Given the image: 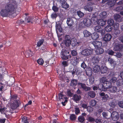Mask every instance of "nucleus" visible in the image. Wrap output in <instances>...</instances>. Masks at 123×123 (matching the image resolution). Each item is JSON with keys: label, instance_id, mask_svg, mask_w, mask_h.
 <instances>
[{"label": "nucleus", "instance_id": "c9c22d12", "mask_svg": "<svg viewBox=\"0 0 123 123\" xmlns=\"http://www.w3.org/2000/svg\"><path fill=\"white\" fill-rule=\"evenodd\" d=\"M97 102L95 99H93L91 100L90 102V105L92 106H94L97 104Z\"/></svg>", "mask_w": 123, "mask_h": 123}, {"label": "nucleus", "instance_id": "09e8293b", "mask_svg": "<svg viewBox=\"0 0 123 123\" xmlns=\"http://www.w3.org/2000/svg\"><path fill=\"white\" fill-rule=\"evenodd\" d=\"M85 118L84 117L82 116H80L78 117V120L79 122L81 123H83L85 120Z\"/></svg>", "mask_w": 123, "mask_h": 123}, {"label": "nucleus", "instance_id": "a878e982", "mask_svg": "<svg viewBox=\"0 0 123 123\" xmlns=\"http://www.w3.org/2000/svg\"><path fill=\"white\" fill-rule=\"evenodd\" d=\"M99 15L100 18H105L107 16V12L105 11L102 12Z\"/></svg>", "mask_w": 123, "mask_h": 123}, {"label": "nucleus", "instance_id": "c85d7f7f", "mask_svg": "<svg viewBox=\"0 0 123 123\" xmlns=\"http://www.w3.org/2000/svg\"><path fill=\"white\" fill-rule=\"evenodd\" d=\"M104 52V50L102 48H100L97 49L96 51V53L98 55L103 54Z\"/></svg>", "mask_w": 123, "mask_h": 123}, {"label": "nucleus", "instance_id": "052dcab7", "mask_svg": "<svg viewBox=\"0 0 123 123\" xmlns=\"http://www.w3.org/2000/svg\"><path fill=\"white\" fill-rule=\"evenodd\" d=\"M62 101L61 103L62 104L63 106H65L66 105V103L67 102L68 100L67 99V98L64 100H62V101Z\"/></svg>", "mask_w": 123, "mask_h": 123}, {"label": "nucleus", "instance_id": "5701e85b", "mask_svg": "<svg viewBox=\"0 0 123 123\" xmlns=\"http://www.w3.org/2000/svg\"><path fill=\"white\" fill-rule=\"evenodd\" d=\"M78 80L75 79H72L71 80L70 85L71 86H76L78 84Z\"/></svg>", "mask_w": 123, "mask_h": 123}, {"label": "nucleus", "instance_id": "bb28decb", "mask_svg": "<svg viewBox=\"0 0 123 123\" xmlns=\"http://www.w3.org/2000/svg\"><path fill=\"white\" fill-rule=\"evenodd\" d=\"M32 52L31 51L30 49L27 50L25 52V55L27 57L31 56L32 55Z\"/></svg>", "mask_w": 123, "mask_h": 123}, {"label": "nucleus", "instance_id": "20e7f679", "mask_svg": "<svg viewBox=\"0 0 123 123\" xmlns=\"http://www.w3.org/2000/svg\"><path fill=\"white\" fill-rule=\"evenodd\" d=\"M69 52L66 49H62L61 52V57L62 59L64 60H67L69 58H71L70 55H68L69 54Z\"/></svg>", "mask_w": 123, "mask_h": 123}, {"label": "nucleus", "instance_id": "5fc2aeb1", "mask_svg": "<svg viewBox=\"0 0 123 123\" xmlns=\"http://www.w3.org/2000/svg\"><path fill=\"white\" fill-rule=\"evenodd\" d=\"M52 9L55 12H57L58 11L59 9L56 6L54 5L52 6Z\"/></svg>", "mask_w": 123, "mask_h": 123}, {"label": "nucleus", "instance_id": "49530a36", "mask_svg": "<svg viewBox=\"0 0 123 123\" xmlns=\"http://www.w3.org/2000/svg\"><path fill=\"white\" fill-rule=\"evenodd\" d=\"M75 71L76 74L77 75H80L81 72V68H76L75 69Z\"/></svg>", "mask_w": 123, "mask_h": 123}, {"label": "nucleus", "instance_id": "ddd939ff", "mask_svg": "<svg viewBox=\"0 0 123 123\" xmlns=\"http://www.w3.org/2000/svg\"><path fill=\"white\" fill-rule=\"evenodd\" d=\"M1 16L3 17H9L10 16L8 11L5 8V9H2L0 12Z\"/></svg>", "mask_w": 123, "mask_h": 123}, {"label": "nucleus", "instance_id": "6e6552de", "mask_svg": "<svg viewBox=\"0 0 123 123\" xmlns=\"http://www.w3.org/2000/svg\"><path fill=\"white\" fill-rule=\"evenodd\" d=\"M80 59V57L79 56H73L71 60V62L73 65H76L78 64Z\"/></svg>", "mask_w": 123, "mask_h": 123}, {"label": "nucleus", "instance_id": "f3484780", "mask_svg": "<svg viewBox=\"0 0 123 123\" xmlns=\"http://www.w3.org/2000/svg\"><path fill=\"white\" fill-rule=\"evenodd\" d=\"M112 37V36L109 34H105L103 38L104 40L106 42H108L110 41Z\"/></svg>", "mask_w": 123, "mask_h": 123}, {"label": "nucleus", "instance_id": "69168bd1", "mask_svg": "<svg viewBox=\"0 0 123 123\" xmlns=\"http://www.w3.org/2000/svg\"><path fill=\"white\" fill-rule=\"evenodd\" d=\"M62 63L63 66L65 67L68 66V64L67 61H64L62 62Z\"/></svg>", "mask_w": 123, "mask_h": 123}, {"label": "nucleus", "instance_id": "4d7b16f0", "mask_svg": "<svg viewBox=\"0 0 123 123\" xmlns=\"http://www.w3.org/2000/svg\"><path fill=\"white\" fill-rule=\"evenodd\" d=\"M71 42L67 41L64 40V44L65 46L67 47H68L71 44Z\"/></svg>", "mask_w": 123, "mask_h": 123}, {"label": "nucleus", "instance_id": "a19ab883", "mask_svg": "<svg viewBox=\"0 0 123 123\" xmlns=\"http://www.w3.org/2000/svg\"><path fill=\"white\" fill-rule=\"evenodd\" d=\"M110 88V91L112 92L115 93L116 92L117 90V88L116 86H111Z\"/></svg>", "mask_w": 123, "mask_h": 123}, {"label": "nucleus", "instance_id": "774afa93", "mask_svg": "<svg viewBox=\"0 0 123 123\" xmlns=\"http://www.w3.org/2000/svg\"><path fill=\"white\" fill-rule=\"evenodd\" d=\"M118 105L120 107L123 108V101H119Z\"/></svg>", "mask_w": 123, "mask_h": 123}, {"label": "nucleus", "instance_id": "b1692460", "mask_svg": "<svg viewBox=\"0 0 123 123\" xmlns=\"http://www.w3.org/2000/svg\"><path fill=\"white\" fill-rule=\"evenodd\" d=\"M106 22V20H104L103 19H100L98 20L97 23L99 25L102 26H104L105 25Z\"/></svg>", "mask_w": 123, "mask_h": 123}, {"label": "nucleus", "instance_id": "393cba45", "mask_svg": "<svg viewBox=\"0 0 123 123\" xmlns=\"http://www.w3.org/2000/svg\"><path fill=\"white\" fill-rule=\"evenodd\" d=\"M98 89L101 91H106L105 87L103 86V83L99 84L98 86Z\"/></svg>", "mask_w": 123, "mask_h": 123}, {"label": "nucleus", "instance_id": "72a5a7b5", "mask_svg": "<svg viewBox=\"0 0 123 123\" xmlns=\"http://www.w3.org/2000/svg\"><path fill=\"white\" fill-rule=\"evenodd\" d=\"M108 68L106 67H102L100 70L102 74H104L106 73L107 71Z\"/></svg>", "mask_w": 123, "mask_h": 123}, {"label": "nucleus", "instance_id": "f704fd0d", "mask_svg": "<svg viewBox=\"0 0 123 123\" xmlns=\"http://www.w3.org/2000/svg\"><path fill=\"white\" fill-rule=\"evenodd\" d=\"M100 69V67L98 65L94 66L93 68V70L94 72L97 73L98 72Z\"/></svg>", "mask_w": 123, "mask_h": 123}, {"label": "nucleus", "instance_id": "f03ea898", "mask_svg": "<svg viewBox=\"0 0 123 123\" xmlns=\"http://www.w3.org/2000/svg\"><path fill=\"white\" fill-rule=\"evenodd\" d=\"M94 14L89 13L87 17L91 18H85L83 20V23L85 26L87 27L90 26L92 23V20H95V19L96 18V17L94 16Z\"/></svg>", "mask_w": 123, "mask_h": 123}, {"label": "nucleus", "instance_id": "f8f14e48", "mask_svg": "<svg viewBox=\"0 0 123 123\" xmlns=\"http://www.w3.org/2000/svg\"><path fill=\"white\" fill-rule=\"evenodd\" d=\"M92 4V2H90L87 3L86 6L84 7V9L86 11L89 12L92 11L93 10Z\"/></svg>", "mask_w": 123, "mask_h": 123}, {"label": "nucleus", "instance_id": "0e129e2a", "mask_svg": "<svg viewBox=\"0 0 123 123\" xmlns=\"http://www.w3.org/2000/svg\"><path fill=\"white\" fill-rule=\"evenodd\" d=\"M95 119L93 117H90L88 118V120L90 122H93L95 121Z\"/></svg>", "mask_w": 123, "mask_h": 123}, {"label": "nucleus", "instance_id": "8fccbe9b", "mask_svg": "<svg viewBox=\"0 0 123 123\" xmlns=\"http://www.w3.org/2000/svg\"><path fill=\"white\" fill-rule=\"evenodd\" d=\"M76 118L75 115L74 114H72L70 116V120L72 121L75 120Z\"/></svg>", "mask_w": 123, "mask_h": 123}, {"label": "nucleus", "instance_id": "cd10ccee", "mask_svg": "<svg viewBox=\"0 0 123 123\" xmlns=\"http://www.w3.org/2000/svg\"><path fill=\"white\" fill-rule=\"evenodd\" d=\"M116 2V0H109L107 2V5H111V6H114Z\"/></svg>", "mask_w": 123, "mask_h": 123}, {"label": "nucleus", "instance_id": "a211bd4d", "mask_svg": "<svg viewBox=\"0 0 123 123\" xmlns=\"http://www.w3.org/2000/svg\"><path fill=\"white\" fill-rule=\"evenodd\" d=\"M81 96L80 95H78L76 94H74L73 97V99L76 102L79 101L81 99Z\"/></svg>", "mask_w": 123, "mask_h": 123}, {"label": "nucleus", "instance_id": "4c0bfd02", "mask_svg": "<svg viewBox=\"0 0 123 123\" xmlns=\"http://www.w3.org/2000/svg\"><path fill=\"white\" fill-rule=\"evenodd\" d=\"M33 18L31 17H27L25 18V21L28 23L31 22L32 23Z\"/></svg>", "mask_w": 123, "mask_h": 123}, {"label": "nucleus", "instance_id": "ea45409f", "mask_svg": "<svg viewBox=\"0 0 123 123\" xmlns=\"http://www.w3.org/2000/svg\"><path fill=\"white\" fill-rule=\"evenodd\" d=\"M105 29L106 31L108 32L111 31L112 28L111 26L107 25L105 27Z\"/></svg>", "mask_w": 123, "mask_h": 123}, {"label": "nucleus", "instance_id": "13d9d810", "mask_svg": "<svg viewBox=\"0 0 123 123\" xmlns=\"http://www.w3.org/2000/svg\"><path fill=\"white\" fill-rule=\"evenodd\" d=\"M65 40L67 41L71 42V37L69 35H66L65 37Z\"/></svg>", "mask_w": 123, "mask_h": 123}, {"label": "nucleus", "instance_id": "423d86ee", "mask_svg": "<svg viewBox=\"0 0 123 123\" xmlns=\"http://www.w3.org/2000/svg\"><path fill=\"white\" fill-rule=\"evenodd\" d=\"M114 50L115 51H119L121 55H123V45L120 44H116L114 46Z\"/></svg>", "mask_w": 123, "mask_h": 123}, {"label": "nucleus", "instance_id": "e2e57ef3", "mask_svg": "<svg viewBox=\"0 0 123 123\" xmlns=\"http://www.w3.org/2000/svg\"><path fill=\"white\" fill-rule=\"evenodd\" d=\"M75 114L76 115L80 113V111L79 108H75Z\"/></svg>", "mask_w": 123, "mask_h": 123}, {"label": "nucleus", "instance_id": "680f3d73", "mask_svg": "<svg viewBox=\"0 0 123 123\" xmlns=\"http://www.w3.org/2000/svg\"><path fill=\"white\" fill-rule=\"evenodd\" d=\"M107 52L110 55H113L115 52L111 49H109L107 50Z\"/></svg>", "mask_w": 123, "mask_h": 123}, {"label": "nucleus", "instance_id": "dca6fc26", "mask_svg": "<svg viewBox=\"0 0 123 123\" xmlns=\"http://www.w3.org/2000/svg\"><path fill=\"white\" fill-rule=\"evenodd\" d=\"M100 95L101 97H103L102 98L103 101L105 102L107 101L109 97L108 95L107 94H105L104 92H102L100 93Z\"/></svg>", "mask_w": 123, "mask_h": 123}, {"label": "nucleus", "instance_id": "864d4df0", "mask_svg": "<svg viewBox=\"0 0 123 123\" xmlns=\"http://www.w3.org/2000/svg\"><path fill=\"white\" fill-rule=\"evenodd\" d=\"M71 54L72 55L74 56H79L78 55H77V51L75 50H73L71 51Z\"/></svg>", "mask_w": 123, "mask_h": 123}, {"label": "nucleus", "instance_id": "1a4fd4ad", "mask_svg": "<svg viewBox=\"0 0 123 123\" xmlns=\"http://www.w3.org/2000/svg\"><path fill=\"white\" fill-rule=\"evenodd\" d=\"M94 30L96 32L100 33L102 36L105 34V31L100 26H95L94 28Z\"/></svg>", "mask_w": 123, "mask_h": 123}, {"label": "nucleus", "instance_id": "7ed1b4c3", "mask_svg": "<svg viewBox=\"0 0 123 123\" xmlns=\"http://www.w3.org/2000/svg\"><path fill=\"white\" fill-rule=\"evenodd\" d=\"M100 82L101 83L103 84V86L106 90L107 89L110 88L112 84L111 82L107 80L105 77L102 78L100 80Z\"/></svg>", "mask_w": 123, "mask_h": 123}, {"label": "nucleus", "instance_id": "e433bc0d", "mask_svg": "<svg viewBox=\"0 0 123 123\" xmlns=\"http://www.w3.org/2000/svg\"><path fill=\"white\" fill-rule=\"evenodd\" d=\"M56 28L60 32H62V29L60 24H56Z\"/></svg>", "mask_w": 123, "mask_h": 123}, {"label": "nucleus", "instance_id": "4468645a", "mask_svg": "<svg viewBox=\"0 0 123 123\" xmlns=\"http://www.w3.org/2000/svg\"><path fill=\"white\" fill-rule=\"evenodd\" d=\"M92 44L95 48L97 49L100 48L102 45V43L101 41H94L93 42Z\"/></svg>", "mask_w": 123, "mask_h": 123}, {"label": "nucleus", "instance_id": "de8ad7c7", "mask_svg": "<svg viewBox=\"0 0 123 123\" xmlns=\"http://www.w3.org/2000/svg\"><path fill=\"white\" fill-rule=\"evenodd\" d=\"M115 10L116 11L120 12L123 10V7L122 6H117Z\"/></svg>", "mask_w": 123, "mask_h": 123}, {"label": "nucleus", "instance_id": "f257e3e1", "mask_svg": "<svg viewBox=\"0 0 123 123\" xmlns=\"http://www.w3.org/2000/svg\"><path fill=\"white\" fill-rule=\"evenodd\" d=\"M17 6L16 2L15 0H12L10 4H7L5 7V8L9 13V15H12L15 12V10Z\"/></svg>", "mask_w": 123, "mask_h": 123}, {"label": "nucleus", "instance_id": "6ab92c4d", "mask_svg": "<svg viewBox=\"0 0 123 123\" xmlns=\"http://www.w3.org/2000/svg\"><path fill=\"white\" fill-rule=\"evenodd\" d=\"M99 34L96 32H94L91 35V37L92 39L94 40L97 39L99 37Z\"/></svg>", "mask_w": 123, "mask_h": 123}, {"label": "nucleus", "instance_id": "603ef678", "mask_svg": "<svg viewBox=\"0 0 123 123\" xmlns=\"http://www.w3.org/2000/svg\"><path fill=\"white\" fill-rule=\"evenodd\" d=\"M77 13L78 15L80 18L82 17L84 15V13L80 11H78Z\"/></svg>", "mask_w": 123, "mask_h": 123}, {"label": "nucleus", "instance_id": "79ce46f5", "mask_svg": "<svg viewBox=\"0 0 123 123\" xmlns=\"http://www.w3.org/2000/svg\"><path fill=\"white\" fill-rule=\"evenodd\" d=\"M44 39H42L40 40L37 43V47H40L43 43Z\"/></svg>", "mask_w": 123, "mask_h": 123}, {"label": "nucleus", "instance_id": "7c9ffc66", "mask_svg": "<svg viewBox=\"0 0 123 123\" xmlns=\"http://www.w3.org/2000/svg\"><path fill=\"white\" fill-rule=\"evenodd\" d=\"M99 59V58L98 56H95L92 59V61L94 63H98Z\"/></svg>", "mask_w": 123, "mask_h": 123}, {"label": "nucleus", "instance_id": "2f4dec72", "mask_svg": "<svg viewBox=\"0 0 123 123\" xmlns=\"http://www.w3.org/2000/svg\"><path fill=\"white\" fill-rule=\"evenodd\" d=\"M61 4L62 7L65 9H67L69 8V5L67 3L66 1Z\"/></svg>", "mask_w": 123, "mask_h": 123}, {"label": "nucleus", "instance_id": "473e14b6", "mask_svg": "<svg viewBox=\"0 0 123 123\" xmlns=\"http://www.w3.org/2000/svg\"><path fill=\"white\" fill-rule=\"evenodd\" d=\"M116 84L117 86H121L123 85V80L122 79H119L116 81Z\"/></svg>", "mask_w": 123, "mask_h": 123}, {"label": "nucleus", "instance_id": "aec40b11", "mask_svg": "<svg viewBox=\"0 0 123 123\" xmlns=\"http://www.w3.org/2000/svg\"><path fill=\"white\" fill-rule=\"evenodd\" d=\"M114 19L117 22H120L122 21V18L120 15L118 14H116L114 16Z\"/></svg>", "mask_w": 123, "mask_h": 123}, {"label": "nucleus", "instance_id": "a18cd8bd", "mask_svg": "<svg viewBox=\"0 0 123 123\" xmlns=\"http://www.w3.org/2000/svg\"><path fill=\"white\" fill-rule=\"evenodd\" d=\"M47 44H43L41 47V49L43 51H45L47 50Z\"/></svg>", "mask_w": 123, "mask_h": 123}, {"label": "nucleus", "instance_id": "2eb2a0df", "mask_svg": "<svg viewBox=\"0 0 123 123\" xmlns=\"http://www.w3.org/2000/svg\"><path fill=\"white\" fill-rule=\"evenodd\" d=\"M74 21L71 18H68L67 21V23L68 26L69 27H72L74 24Z\"/></svg>", "mask_w": 123, "mask_h": 123}, {"label": "nucleus", "instance_id": "9d476101", "mask_svg": "<svg viewBox=\"0 0 123 123\" xmlns=\"http://www.w3.org/2000/svg\"><path fill=\"white\" fill-rule=\"evenodd\" d=\"M13 103L11 105V107H12L13 109H15L19 106V105L21 103L20 100H14L13 101Z\"/></svg>", "mask_w": 123, "mask_h": 123}, {"label": "nucleus", "instance_id": "c756f323", "mask_svg": "<svg viewBox=\"0 0 123 123\" xmlns=\"http://www.w3.org/2000/svg\"><path fill=\"white\" fill-rule=\"evenodd\" d=\"M88 96L91 98H94L96 95L95 92L93 91H90L88 92Z\"/></svg>", "mask_w": 123, "mask_h": 123}, {"label": "nucleus", "instance_id": "412c9836", "mask_svg": "<svg viewBox=\"0 0 123 123\" xmlns=\"http://www.w3.org/2000/svg\"><path fill=\"white\" fill-rule=\"evenodd\" d=\"M84 36L85 37H90L91 35V33L87 30H85L83 31Z\"/></svg>", "mask_w": 123, "mask_h": 123}, {"label": "nucleus", "instance_id": "58836bf2", "mask_svg": "<svg viewBox=\"0 0 123 123\" xmlns=\"http://www.w3.org/2000/svg\"><path fill=\"white\" fill-rule=\"evenodd\" d=\"M22 123H29L28 119L26 117L24 116L22 118Z\"/></svg>", "mask_w": 123, "mask_h": 123}, {"label": "nucleus", "instance_id": "0eeeda50", "mask_svg": "<svg viewBox=\"0 0 123 123\" xmlns=\"http://www.w3.org/2000/svg\"><path fill=\"white\" fill-rule=\"evenodd\" d=\"M111 113L112 119L114 121H117L119 118V115L118 113L115 111H113Z\"/></svg>", "mask_w": 123, "mask_h": 123}, {"label": "nucleus", "instance_id": "3c124183", "mask_svg": "<svg viewBox=\"0 0 123 123\" xmlns=\"http://www.w3.org/2000/svg\"><path fill=\"white\" fill-rule=\"evenodd\" d=\"M37 62L38 64L41 65H42L44 62L43 59L42 58L39 59L37 60Z\"/></svg>", "mask_w": 123, "mask_h": 123}, {"label": "nucleus", "instance_id": "338daca9", "mask_svg": "<svg viewBox=\"0 0 123 123\" xmlns=\"http://www.w3.org/2000/svg\"><path fill=\"white\" fill-rule=\"evenodd\" d=\"M87 67V65L84 62H83L81 64V67L84 69H85Z\"/></svg>", "mask_w": 123, "mask_h": 123}, {"label": "nucleus", "instance_id": "39448f33", "mask_svg": "<svg viewBox=\"0 0 123 123\" xmlns=\"http://www.w3.org/2000/svg\"><path fill=\"white\" fill-rule=\"evenodd\" d=\"M93 50L88 49H83L81 52V55L85 56H87L92 54L93 53Z\"/></svg>", "mask_w": 123, "mask_h": 123}, {"label": "nucleus", "instance_id": "9b49d317", "mask_svg": "<svg viewBox=\"0 0 123 123\" xmlns=\"http://www.w3.org/2000/svg\"><path fill=\"white\" fill-rule=\"evenodd\" d=\"M78 85L79 86L81 87V88L85 91L90 90L91 89L90 87L86 86L85 84L81 82H78Z\"/></svg>", "mask_w": 123, "mask_h": 123}, {"label": "nucleus", "instance_id": "c03bdc74", "mask_svg": "<svg viewBox=\"0 0 123 123\" xmlns=\"http://www.w3.org/2000/svg\"><path fill=\"white\" fill-rule=\"evenodd\" d=\"M17 98V96L16 95H12L11 96V99L12 101H14V100H17L16 99Z\"/></svg>", "mask_w": 123, "mask_h": 123}, {"label": "nucleus", "instance_id": "37998d69", "mask_svg": "<svg viewBox=\"0 0 123 123\" xmlns=\"http://www.w3.org/2000/svg\"><path fill=\"white\" fill-rule=\"evenodd\" d=\"M107 23L109 25L112 26L114 25V21L113 20L111 19H109L107 21Z\"/></svg>", "mask_w": 123, "mask_h": 123}, {"label": "nucleus", "instance_id": "6e6d98bb", "mask_svg": "<svg viewBox=\"0 0 123 123\" xmlns=\"http://www.w3.org/2000/svg\"><path fill=\"white\" fill-rule=\"evenodd\" d=\"M89 80L90 83L91 84H92L94 82V78L93 77H91L89 78Z\"/></svg>", "mask_w": 123, "mask_h": 123}, {"label": "nucleus", "instance_id": "bf43d9fd", "mask_svg": "<svg viewBox=\"0 0 123 123\" xmlns=\"http://www.w3.org/2000/svg\"><path fill=\"white\" fill-rule=\"evenodd\" d=\"M86 109L89 112H92L93 110V108L90 106H88Z\"/></svg>", "mask_w": 123, "mask_h": 123}, {"label": "nucleus", "instance_id": "4be33fe9", "mask_svg": "<svg viewBox=\"0 0 123 123\" xmlns=\"http://www.w3.org/2000/svg\"><path fill=\"white\" fill-rule=\"evenodd\" d=\"M59 100L62 101L66 99L67 97L65 95L63 94L62 92H61L59 94Z\"/></svg>", "mask_w": 123, "mask_h": 123}]
</instances>
